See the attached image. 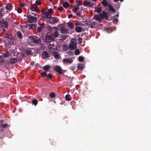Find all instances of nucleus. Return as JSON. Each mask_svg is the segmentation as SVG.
I'll use <instances>...</instances> for the list:
<instances>
[{
  "instance_id": "1",
  "label": "nucleus",
  "mask_w": 151,
  "mask_h": 151,
  "mask_svg": "<svg viewBox=\"0 0 151 151\" xmlns=\"http://www.w3.org/2000/svg\"><path fill=\"white\" fill-rule=\"evenodd\" d=\"M28 43L30 45L34 44H39L41 42L40 39L37 37H29L28 40Z\"/></svg>"
},
{
  "instance_id": "2",
  "label": "nucleus",
  "mask_w": 151,
  "mask_h": 151,
  "mask_svg": "<svg viewBox=\"0 0 151 151\" xmlns=\"http://www.w3.org/2000/svg\"><path fill=\"white\" fill-rule=\"evenodd\" d=\"M45 39L47 43H49L54 41L55 38L49 33H47L45 36Z\"/></svg>"
},
{
  "instance_id": "3",
  "label": "nucleus",
  "mask_w": 151,
  "mask_h": 151,
  "mask_svg": "<svg viewBox=\"0 0 151 151\" xmlns=\"http://www.w3.org/2000/svg\"><path fill=\"white\" fill-rule=\"evenodd\" d=\"M28 22L29 23H32L33 22H36L37 20V18L31 16V14H29L28 17Z\"/></svg>"
},
{
  "instance_id": "4",
  "label": "nucleus",
  "mask_w": 151,
  "mask_h": 151,
  "mask_svg": "<svg viewBox=\"0 0 151 151\" xmlns=\"http://www.w3.org/2000/svg\"><path fill=\"white\" fill-rule=\"evenodd\" d=\"M54 70L58 73L59 74L62 75L63 73V70L60 66L56 65L55 66Z\"/></svg>"
},
{
  "instance_id": "5",
  "label": "nucleus",
  "mask_w": 151,
  "mask_h": 151,
  "mask_svg": "<svg viewBox=\"0 0 151 151\" xmlns=\"http://www.w3.org/2000/svg\"><path fill=\"white\" fill-rule=\"evenodd\" d=\"M0 26L7 28L8 27V22L4 19H0Z\"/></svg>"
},
{
  "instance_id": "6",
  "label": "nucleus",
  "mask_w": 151,
  "mask_h": 151,
  "mask_svg": "<svg viewBox=\"0 0 151 151\" xmlns=\"http://www.w3.org/2000/svg\"><path fill=\"white\" fill-rule=\"evenodd\" d=\"M77 46L76 42L74 41L70 42L69 45V48L70 50H73L75 49Z\"/></svg>"
},
{
  "instance_id": "7",
  "label": "nucleus",
  "mask_w": 151,
  "mask_h": 151,
  "mask_svg": "<svg viewBox=\"0 0 151 151\" xmlns=\"http://www.w3.org/2000/svg\"><path fill=\"white\" fill-rule=\"evenodd\" d=\"M59 21L57 18L52 17L49 20V22L51 24H53L57 23Z\"/></svg>"
},
{
  "instance_id": "8",
  "label": "nucleus",
  "mask_w": 151,
  "mask_h": 151,
  "mask_svg": "<svg viewBox=\"0 0 151 151\" xmlns=\"http://www.w3.org/2000/svg\"><path fill=\"white\" fill-rule=\"evenodd\" d=\"M99 15L101 18L102 19L104 18L107 19L108 18L107 15V14L104 11H103L101 13H99Z\"/></svg>"
},
{
  "instance_id": "9",
  "label": "nucleus",
  "mask_w": 151,
  "mask_h": 151,
  "mask_svg": "<svg viewBox=\"0 0 151 151\" xmlns=\"http://www.w3.org/2000/svg\"><path fill=\"white\" fill-rule=\"evenodd\" d=\"M63 61L65 63H71L73 61V60L71 58H64L63 60Z\"/></svg>"
},
{
  "instance_id": "10",
  "label": "nucleus",
  "mask_w": 151,
  "mask_h": 151,
  "mask_svg": "<svg viewBox=\"0 0 151 151\" xmlns=\"http://www.w3.org/2000/svg\"><path fill=\"white\" fill-rule=\"evenodd\" d=\"M43 18L46 19H50L52 17L51 15L47 12H45L43 15Z\"/></svg>"
},
{
  "instance_id": "11",
  "label": "nucleus",
  "mask_w": 151,
  "mask_h": 151,
  "mask_svg": "<svg viewBox=\"0 0 151 151\" xmlns=\"http://www.w3.org/2000/svg\"><path fill=\"white\" fill-rule=\"evenodd\" d=\"M42 56L44 58H46L49 57L48 53L46 51H44L42 52Z\"/></svg>"
},
{
  "instance_id": "12",
  "label": "nucleus",
  "mask_w": 151,
  "mask_h": 151,
  "mask_svg": "<svg viewBox=\"0 0 151 151\" xmlns=\"http://www.w3.org/2000/svg\"><path fill=\"white\" fill-rule=\"evenodd\" d=\"M84 65L82 63H79L78 65L77 69L80 70H82L84 68Z\"/></svg>"
},
{
  "instance_id": "13",
  "label": "nucleus",
  "mask_w": 151,
  "mask_h": 151,
  "mask_svg": "<svg viewBox=\"0 0 151 151\" xmlns=\"http://www.w3.org/2000/svg\"><path fill=\"white\" fill-rule=\"evenodd\" d=\"M53 55L54 58L56 59H59L60 58V55L58 52H53Z\"/></svg>"
},
{
  "instance_id": "14",
  "label": "nucleus",
  "mask_w": 151,
  "mask_h": 151,
  "mask_svg": "<svg viewBox=\"0 0 151 151\" xmlns=\"http://www.w3.org/2000/svg\"><path fill=\"white\" fill-rule=\"evenodd\" d=\"M31 10L33 11L38 12L39 11V8L36 5L33 6L31 7Z\"/></svg>"
},
{
  "instance_id": "15",
  "label": "nucleus",
  "mask_w": 151,
  "mask_h": 151,
  "mask_svg": "<svg viewBox=\"0 0 151 151\" xmlns=\"http://www.w3.org/2000/svg\"><path fill=\"white\" fill-rule=\"evenodd\" d=\"M68 30L66 29L64 27H62L60 30V33L62 34H65L68 33Z\"/></svg>"
},
{
  "instance_id": "16",
  "label": "nucleus",
  "mask_w": 151,
  "mask_h": 151,
  "mask_svg": "<svg viewBox=\"0 0 151 151\" xmlns=\"http://www.w3.org/2000/svg\"><path fill=\"white\" fill-rule=\"evenodd\" d=\"M82 29L84 30V29L83 28L80 27H77L75 28V30L77 32H81L82 31Z\"/></svg>"
},
{
  "instance_id": "17",
  "label": "nucleus",
  "mask_w": 151,
  "mask_h": 151,
  "mask_svg": "<svg viewBox=\"0 0 151 151\" xmlns=\"http://www.w3.org/2000/svg\"><path fill=\"white\" fill-rule=\"evenodd\" d=\"M12 7V4L10 3H8L7 4L5 7L6 9L8 10H11L12 9H11Z\"/></svg>"
},
{
  "instance_id": "18",
  "label": "nucleus",
  "mask_w": 151,
  "mask_h": 151,
  "mask_svg": "<svg viewBox=\"0 0 151 151\" xmlns=\"http://www.w3.org/2000/svg\"><path fill=\"white\" fill-rule=\"evenodd\" d=\"M90 25L91 28H93L96 27L97 25V24L96 22H91Z\"/></svg>"
},
{
  "instance_id": "19",
  "label": "nucleus",
  "mask_w": 151,
  "mask_h": 151,
  "mask_svg": "<svg viewBox=\"0 0 151 151\" xmlns=\"http://www.w3.org/2000/svg\"><path fill=\"white\" fill-rule=\"evenodd\" d=\"M2 56L4 58H8L9 56V52H5L3 53Z\"/></svg>"
},
{
  "instance_id": "20",
  "label": "nucleus",
  "mask_w": 151,
  "mask_h": 151,
  "mask_svg": "<svg viewBox=\"0 0 151 151\" xmlns=\"http://www.w3.org/2000/svg\"><path fill=\"white\" fill-rule=\"evenodd\" d=\"M101 4L103 5V6L104 7H105L106 6H108V5L110 4H109L105 0H103V1L101 2Z\"/></svg>"
},
{
  "instance_id": "21",
  "label": "nucleus",
  "mask_w": 151,
  "mask_h": 151,
  "mask_svg": "<svg viewBox=\"0 0 151 151\" xmlns=\"http://www.w3.org/2000/svg\"><path fill=\"white\" fill-rule=\"evenodd\" d=\"M3 36L4 37L6 38L7 39L11 40V39H12V36L7 33L4 34L3 35Z\"/></svg>"
},
{
  "instance_id": "22",
  "label": "nucleus",
  "mask_w": 151,
  "mask_h": 151,
  "mask_svg": "<svg viewBox=\"0 0 151 151\" xmlns=\"http://www.w3.org/2000/svg\"><path fill=\"white\" fill-rule=\"evenodd\" d=\"M50 67V65H47L44 66L43 68L44 70L47 72L48 71V70Z\"/></svg>"
},
{
  "instance_id": "23",
  "label": "nucleus",
  "mask_w": 151,
  "mask_h": 151,
  "mask_svg": "<svg viewBox=\"0 0 151 151\" xmlns=\"http://www.w3.org/2000/svg\"><path fill=\"white\" fill-rule=\"evenodd\" d=\"M79 7L78 6H73V11L74 13L76 12L79 9Z\"/></svg>"
},
{
  "instance_id": "24",
  "label": "nucleus",
  "mask_w": 151,
  "mask_h": 151,
  "mask_svg": "<svg viewBox=\"0 0 151 151\" xmlns=\"http://www.w3.org/2000/svg\"><path fill=\"white\" fill-rule=\"evenodd\" d=\"M15 50H10L9 52V55H10L11 57H13L15 55Z\"/></svg>"
},
{
  "instance_id": "25",
  "label": "nucleus",
  "mask_w": 151,
  "mask_h": 151,
  "mask_svg": "<svg viewBox=\"0 0 151 151\" xmlns=\"http://www.w3.org/2000/svg\"><path fill=\"white\" fill-rule=\"evenodd\" d=\"M108 7L109 8V10L111 11L113 13L115 12V9L110 4L108 5Z\"/></svg>"
},
{
  "instance_id": "26",
  "label": "nucleus",
  "mask_w": 151,
  "mask_h": 151,
  "mask_svg": "<svg viewBox=\"0 0 151 151\" xmlns=\"http://www.w3.org/2000/svg\"><path fill=\"white\" fill-rule=\"evenodd\" d=\"M65 99L66 101H69L71 100L70 95H66L65 97Z\"/></svg>"
},
{
  "instance_id": "27",
  "label": "nucleus",
  "mask_w": 151,
  "mask_h": 151,
  "mask_svg": "<svg viewBox=\"0 0 151 151\" xmlns=\"http://www.w3.org/2000/svg\"><path fill=\"white\" fill-rule=\"evenodd\" d=\"M17 36L20 39H22V33L20 32L19 31H18L17 32Z\"/></svg>"
},
{
  "instance_id": "28",
  "label": "nucleus",
  "mask_w": 151,
  "mask_h": 151,
  "mask_svg": "<svg viewBox=\"0 0 151 151\" xmlns=\"http://www.w3.org/2000/svg\"><path fill=\"white\" fill-rule=\"evenodd\" d=\"M17 61L16 58H12L10 59V63L11 64H14Z\"/></svg>"
},
{
  "instance_id": "29",
  "label": "nucleus",
  "mask_w": 151,
  "mask_h": 151,
  "mask_svg": "<svg viewBox=\"0 0 151 151\" xmlns=\"http://www.w3.org/2000/svg\"><path fill=\"white\" fill-rule=\"evenodd\" d=\"M68 26L70 29H73L74 27L73 24L70 22H69L68 23Z\"/></svg>"
},
{
  "instance_id": "30",
  "label": "nucleus",
  "mask_w": 151,
  "mask_h": 151,
  "mask_svg": "<svg viewBox=\"0 0 151 151\" xmlns=\"http://www.w3.org/2000/svg\"><path fill=\"white\" fill-rule=\"evenodd\" d=\"M24 53L28 55H30L31 54V51L29 50H25L24 51Z\"/></svg>"
},
{
  "instance_id": "31",
  "label": "nucleus",
  "mask_w": 151,
  "mask_h": 151,
  "mask_svg": "<svg viewBox=\"0 0 151 151\" xmlns=\"http://www.w3.org/2000/svg\"><path fill=\"white\" fill-rule=\"evenodd\" d=\"M63 5L64 8L66 9L68 7L69 4L67 2H64L63 3Z\"/></svg>"
},
{
  "instance_id": "32",
  "label": "nucleus",
  "mask_w": 151,
  "mask_h": 151,
  "mask_svg": "<svg viewBox=\"0 0 151 151\" xmlns=\"http://www.w3.org/2000/svg\"><path fill=\"white\" fill-rule=\"evenodd\" d=\"M59 35V33L58 31H55L54 33V36L55 38H57Z\"/></svg>"
},
{
  "instance_id": "33",
  "label": "nucleus",
  "mask_w": 151,
  "mask_h": 151,
  "mask_svg": "<svg viewBox=\"0 0 151 151\" xmlns=\"http://www.w3.org/2000/svg\"><path fill=\"white\" fill-rule=\"evenodd\" d=\"M38 101L36 99H34L32 101V104H33L36 106L38 103Z\"/></svg>"
},
{
  "instance_id": "34",
  "label": "nucleus",
  "mask_w": 151,
  "mask_h": 151,
  "mask_svg": "<svg viewBox=\"0 0 151 151\" xmlns=\"http://www.w3.org/2000/svg\"><path fill=\"white\" fill-rule=\"evenodd\" d=\"M75 54L76 55H78L80 54V51L78 49H76L75 51Z\"/></svg>"
},
{
  "instance_id": "35",
  "label": "nucleus",
  "mask_w": 151,
  "mask_h": 151,
  "mask_svg": "<svg viewBox=\"0 0 151 151\" xmlns=\"http://www.w3.org/2000/svg\"><path fill=\"white\" fill-rule=\"evenodd\" d=\"M55 96V93L53 92H51L50 93V97L51 98H54Z\"/></svg>"
},
{
  "instance_id": "36",
  "label": "nucleus",
  "mask_w": 151,
  "mask_h": 151,
  "mask_svg": "<svg viewBox=\"0 0 151 151\" xmlns=\"http://www.w3.org/2000/svg\"><path fill=\"white\" fill-rule=\"evenodd\" d=\"M90 2L87 1H85L83 2V5L84 6H88Z\"/></svg>"
},
{
  "instance_id": "37",
  "label": "nucleus",
  "mask_w": 151,
  "mask_h": 151,
  "mask_svg": "<svg viewBox=\"0 0 151 151\" xmlns=\"http://www.w3.org/2000/svg\"><path fill=\"white\" fill-rule=\"evenodd\" d=\"M43 28L42 27H39L37 29V32H39L42 31Z\"/></svg>"
},
{
  "instance_id": "38",
  "label": "nucleus",
  "mask_w": 151,
  "mask_h": 151,
  "mask_svg": "<svg viewBox=\"0 0 151 151\" xmlns=\"http://www.w3.org/2000/svg\"><path fill=\"white\" fill-rule=\"evenodd\" d=\"M60 37L63 39L62 40H63L66 39V38L68 37V36L65 35H62Z\"/></svg>"
},
{
  "instance_id": "39",
  "label": "nucleus",
  "mask_w": 151,
  "mask_h": 151,
  "mask_svg": "<svg viewBox=\"0 0 151 151\" xmlns=\"http://www.w3.org/2000/svg\"><path fill=\"white\" fill-rule=\"evenodd\" d=\"M78 60L81 62H82L84 60L82 56H79L78 58Z\"/></svg>"
},
{
  "instance_id": "40",
  "label": "nucleus",
  "mask_w": 151,
  "mask_h": 151,
  "mask_svg": "<svg viewBox=\"0 0 151 151\" xmlns=\"http://www.w3.org/2000/svg\"><path fill=\"white\" fill-rule=\"evenodd\" d=\"M41 76L43 77H45L47 76V73L46 72H42L41 73Z\"/></svg>"
},
{
  "instance_id": "41",
  "label": "nucleus",
  "mask_w": 151,
  "mask_h": 151,
  "mask_svg": "<svg viewBox=\"0 0 151 151\" xmlns=\"http://www.w3.org/2000/svg\"><path fill=\"white\" fill-rule=\"evenodd\" d=\"M8 126V124L6 123H5L3 124H2L0 125L1 127H2L3 128H6Z\"/></svg>"
},
{
  "instance_id": "42",
  "label": "nucleus",
  "mask_w": 151,
  "mask_h": 151,
  "mask_svg": "<svg viewBox=\"0 0 151 151\" xmlns=\"http://www.w3.org/2000/svg\"><path fill=\"white\" fill-rule=\"evenodd\" d=\"M35 3L37 5H39L41 4V2L40 0H37Z\"/></svg>"
},
{
  "instance_id": "43",
  "label": "nucleus",
  "mask_w": 151,
  "mask_h": 151,
  "mask_svg": "<svg viewBox=\"0 0 151 151\" xmlns=\"http://www.w3.org/2000/svg\"><path fill=\"white\" fill-rule=\"evenodd\" d=\"M96 11L98 13L100 12L102 10V8L101 7L98 8L97 9H96Z\"/></svg>"
},
{
  "instance_id": "44",
  "label": "nucleus",
  "mask_w": 151,
  "mask_h": 151,
  "mask_svg": "<svg viewBox=\"0 0 151 151\" xmlns=\"http://www.w3.org/2000/svg\"><path fill=\"white\" fill-rule=\"evenodd\" d=\"M58 9L59 11L61 12L62 11L64 10V9L63 8L62 6L59 7L58 8Z\"/></svg>"
},
{
  "instance_id": "45",
  "label": "nucleus",
  "mask_w": 151,
  "mask_h": 151,
  "mask_svg": "<svg viewBox=\"0 0 151 151\" xmlns=\"http://www.w3.org/2000/svg\"><path fill=\"white\" fill-rule=\"evenodd\" d=\"M19 6L22 8H23L25 6V4L22 2L19 3Z\"/></svg>"
},
{
  "instance_id": "46",
  "label": "nucleus",
  "mask_w": 151,
  "mask_h": 151,
  "mask_svg": "<svg viewBox=\"0 0 151 151\" xmlns=\"http://www.w3.org/2000/svg\"><path fill=\"white\" fill-rule=\"evenodd\" d=\"M17 12L19 13H21L22 12V9L20 8H18L17 9Z\"/></svg>"
},
{
  "instance_id": "47",
  "label": "nucleus",
  "mask_w": 151,
  "mask_h": 151,
  "mask_svg": "<svg viewBox=\"0 0 151 151\" xmlns=\"http://www.w3.org/2000/svg\"><path fill=\"white\" fill-rule=\"evenodd\" d=\"M68 54L69 55H73L74 54V53L73 52H72V51H68Z\"/></svg>"
},
{
  "instance_id": "48",
  "label": "nucleus",
  "mask_w": 151,
  "mask_h": 151,
  "mask_svg": "<svg viewBox=\"0 0 151 151\" xmlns=\"http://www.w3.org/2000/svg\"><path fill=\"white\" fill-rule=\"evenodd\" d=\"M47 76L49 79H51L52 77V75L51 74H49Z\"/></svg>"
},
{
  "instance_id": "49",
  "label": "nucleus",
  "mask_w": 151,
  "mask_h": 151,
  "mask_svg": "<svg viewBox=\"0 0 151 151\" xmlns=\"http://www.w3.org/2000/svg\"><path fill=\"white\" fill-rule=\"evenodd\" d=\"M99 17L97 15H95L93 17V19H96V20L98 19L99 18Z\"/></svg>"
},
{
  "instance_id": "50",
  "label": "nucleus",
  "mask_w": 151,
  "mask_h": 151,
  "mask_svg": "<svg viewBox=\"0 0 151 151\" xmlns=\"http://www.w3.org/2000/svg\"><path fill=\"white\" fill-rule=\"evenodd\" d=\"M82 38H79L78 40V42L80 43H81L82 42Z\"/></svg>"
},
{
  "instance_id": "51",
  "label": "nucleus",
  "mask_w": 151,
  "mask_h": 151,
  "mask_svg": "<svg viewBox=\"0 0 151 151\" xmlns=\"http://www.w3.org/2000/svg\"><path fill=\"white\" fill-rule=\"evenodd\" d=\"M52 12L53 9H52L50 8L48 9V12H47L50 14L52 13Z\"/></svg>"
},
{
  "instance_id": "52",
  "label": "nucleus",
  "mask_w": 151,
  "mask_h": 151,
  "mask_svg": "<svg viewBox=\"0 0 151 151\" xmlns=\"http://www.w3.org/2000/svg\"><path fill=\"white\" fill-rule=\"evenodd\" d=\"M32 14H33L34 15V16H35V17H39V15L37 14H35L34 13H32Z\"/></svg>"
},
{
  "instance_id": "53",
  "label": "nucleus",
  "mask_w": 151,
  "mask_h": 151,
  "mask_svg": "<svg viewBox=\"0 0 151 151\" xmlns=\"http://www.w3.org/2000/svg\"><path fill=\"white\" fill-rule=\"evenodd\" d=\"M88 6L89 7H91L93 6V4L91 3V2H89V4Z\"/></svg>"
},
{
  "instance_id": "54",
  "label": "nucleus",
  "mask_w": 151,
  "mask_h": 151,
  "mask_svg": "<svg viewBox=\"0 0 151 151\" xmlns=\"http://www.w3.org/2000/svg\"><path fill=\"white\" fill-rule=\"evenodd\" d=\"M77 4H78L77 6H80L81 4V3L80 1H78L77 2Z\"/></svg>"
},
{
  "instance_id": "55",
  "label": "nucleus",
  "mask_w": 151,
  "mask_h": 151,
  "mask_svg": "<svg viewBox=\"0 0 151 151\" xmlns=\"http://www.w3.org/2000/svg\"><path fill=\"white\" fill-rule=\"evenodd\" d=\"M3 16V14H2V13L0 12V19H1L2 18Z\"/></svg>"
},
{
  "instance_id": "56",
  "label": "nucleus",
  "mask_w": 151,
  "mask_h": 151,
  "mask_svg": "<svg viewBox=\"0 0 151 151\" xmlns=\"http://www.w3.org/2000/svg\"><path fill=\"white\" fill-rule=\"evenodd\" d=\"M76 15L78 16L79 17H80V12H78L76 13Z\"/></svg>"
},
{
  "instance_id": "57",
  "label": "nucleus",
  "mask_w": 151,
  "mask_h": 151,
  "mask_svg": "<svg viewBox=\"0 0 151 151\" xmlns=\"http://www.w3.org/2000/svg\"><path fill=\"white\" fill-rule=\"evenodd\" d=\"M76 68V66H73L71 67V69L73 70H74Z\"/></svg>"
},
{
  "instance_id": "58",
  "label": "nucleus",
  "mask_w": 151,
  "mask_h": 151,
  "mask_svg": "<svg viewBox=\"0 0 151 151\" xmlns=\"http://www.w3.org/2000/svg\"><path fill=\"white\" fill-rule=\"evenodd\" d=\"M34 63H35L34 62V61H32L30 63V64L31 65H34Z\"/></svg>"
},
{
  "instance_id": "59",
  "label": "nucleus",
  "mask_w": 151,
  "mask_h": 151,
  "mask_svg": "<svg viewBox=\"0 0 151 151\" xmlns=\"http://www.w3.org/2000/svg\"><path fill=\"white\" fill-rule=\"evenodd\" d=\"M97 20L99 22H101V20L99 17Z\"/></svg>"
},
{
  "instance_id": "60",
  "label": "nucleus",
  "mask_w": 151,
  "mask_h": 151,
  "mask_svg": "<svg viewBox=\"0 0 151 151\" xmlns=\"http://www.w3.org/2000/svg\"><path fill=\"white\" fill-rule=\"evenodd\" d=\"M97 20L99 22H101V20L99 17Z\"/></svg>"
},
{
  "instance_id": "61",
  "label": "nucleus",
  "mask_w": 151,
  "mask_h": 151,
  "mask_svg": "<svg viewBox=\"0 0 151 151\" xmlns=\"http://www.w3.org/2000/svg\"><path fill=\"white\" fill-rule=\"evenodd\" d=\"M4 61V58L0 60V63H3Z\"/></svg>"
},
{
  "instance_id": "62",
  "label": "nucleus",
  "mask_w": 151,
  "mask_h": 151,
  "mask_svg": "<svg viewBox=\"0 0 151 151\" xmlns=\"http://www.w3.org/2000/svg\"><path fill=\"white\" fill-rule=\"evenodd\" d=\"M72 14H69L68 16V18H70L72 17Z\"/></svg>"
},
{
  "instance_id": "63",
  "label": "nucleus",
  "mask_w": 151,
  "mask_h": 151,
  "mask_svg": "<svg viewBox=\"0 0 151 151\" xmlns=\"http://www.w3.org/2000/svg\"><path fill=\"white\" fill-rule=\"evenodd\" d=\"M45 25V24H41L40 25V27H42V28H43V27H44V26Z\"/></svg>"
},
{
  "instance_id": "64",
  "label": "nucleus",
  "mask_w": 151,
  "mask_h": 151,
  "mask_svg": "<svg viewBox=\"0 0 151 151\" xmlns=\"http://www.w3.org/2000/svg\"><path fill=\"white\" fill-rule=\"evenodd\" d=\"M69 1L71 3H74L73 0H69Z\"/></svg>"
}]
</instances>
